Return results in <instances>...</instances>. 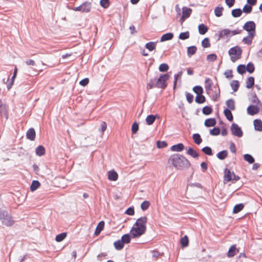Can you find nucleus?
Segmentation results:
<instances>
[{
	"label": "nucleus",
	"instance_id": "1",
	"mask_svg": "<svg viewBox=\"0 0 262 262\" xmlns=\"http://www.w3.org/2000/svg\"><path fill=\"white\" fill-rule=\"evenodd\" d=\"M147 221L146 216H142L137 220L130 231L132 237L137 238L145 233Z\"/></svg>",
	"mask_w": 262,
	"mask_h": 262
},
{
	"label": "nucleus",
	"instance_id": "2",
	"mask_svg": "<svg viewBox=\"0 0 262 262\" xmlns=\"http://www.w3.org/2000/svg\"><path fill=\"white\" fill-rule=\"evenodd\" d=\"M169 162L178 169H182L188 167L190 165L188 160L184 157L179 154H174L170 156L169 159Z\"/></svg>",
	"mask_w": 262,
	"mask_h": 262
},
{
	"label": "nucleus",
	"instance_id": "3",
	"mask_svg": "<svg viewBox=\"0 0 262 262\" xmlns=\"http://www.w3.org/2000/svg\"><path fill=\"white\" fill-rule=\"evenodd\" d=\"M241 32V31L239 30H230L227 28L222 29L218 32V39L231 37L236 34H240Z\"/></svg>",
	"mask_w": 262,
	"mask_h": 262
},
{
	"label": "nucleus",
	"instance_id": "4",
	"mask_svg": "<svg viewBox=\"0 0 262 262\" xmlns=\"http://www.w3.org/2000/svg\"><path fill=\"white\" fill-rule=\"evenodd\" d=\"M0 220L3 225L6 226H11L14 224V221L11 216L7 211L4 210L0 209Z\"/></svg>",
	"mask_w": 262,
	"mask_h": 262
},
{
	"label": "nucleus",
	"instance_id": "5",
	"mask_svg": "<svg viewBox=\"0 0 262 262\" xmlns=\"http://www.w3.org/2000/svg\"><path fill=\"white\" fill-rule=\"evenodd\" d=\"M228 53L230 56L231 60L234 62L241 58L242 50L240 47L235 46L228 51Z\"/></svg>",
	"mask_w": 262,
	"mask_h": 262
},
{
	"label": "nucleus",
	"instance_id": "6",
	"mask_svg": "<svg viewBox=\"0 0 262 262\" xmlns=\"http://www.w3.org/2000/svg\"><path fill=\"white\" fill-rule=\"evenodd\" d=\"M239 179V177L236 176L233 172H231L230 170L226 168L224 170V183H226L230 181L233 183L236 182Z\"/></svg>",
	"mask_w": 262,
	"mask_h": 262
},
{
	"label": "nucleus",
	"instance_id": "7",
	"mask_svg": "<svg viewBox=\"0 0 262 262\" xmlns=\"http://www.w3.org/2000/svg\"><path fill=\"white\" fill-rule=\"evenodd\" d=\"M169 78V75L167 74L161 75L156 81V87L158 88L165 89L167 84L166 81Z\"/></svg>",
	"mask_w": 262,
	"mask_h": 262
},
{
	"label": "nucleus",
	"instance_id": "8",
	"mask_svg": "<svg viewBox=\"0 0 262 262\" xmlns=\"http://www.w3.org/2000/svg\"><path fill=\"white\" fill-rule=\"evenodd\" d=\"M244 30L247 31L249 34L255 35L256 25L253 21H247L243 27Z\"/></svg>",
	"mask_w": 262,
	"mask_h": 262
},
{
	"label": "nucleus",
	"instance_id": "9",
	"mask_svg": "<svg viewBox=\"0 0 262 262\" xmlns=\"http://www.w3.org/2000/svg\"><path fill=\"white\" fill-rule=\"evenodd\" d=\"M231 131L233 135L241 138L243 136V132L241 128L236 123L232 124Z\"/></svg>",
	"mask_w": 262,
	"mask_h": 262
},
{
	"label": "nucleus",
	"instance_id": "10",
	"mask_svg": "<svg viewBox=\"0 0 262 262\" xmlns=\"http://www.w3.org/2000/svg\"><path fill=\"white\" fill-rule=\"evenodd\" d=\"M192 13V9L187 7L182 8V15L181 17L180 21L181 23L188 18Z\"/></svg>",
	"mask_w": 262,
	"mask_h": 262
},
{
	"label": "nucleus",
	"instance_id": "11",
	"mask_svg": "<svg viewBox=\"0 0 262 262\" xmlns=\"http://www.w3.org/2000/svg\"><path fill=\"white\" fill-rule=\"evenodd\" d=\"M239 252V250L238 249L236 248V245H233L231 246L227 253V256L228 257H232L235 255L237 253Z\"/></svg>",
	"mask_w": 262,
	"mask_h": 262
},
{
	"label": "nucleus",
	"instance_id": "12",
	"mask_svg": "<svg viewBox=\"0 0 262 262\" xmlns=\"http://www.w3.org/2000/svg\"><path fill=\"white\" fill-rule=\"evenodd\" d=\"M212 81L210 78H207L206 79L205 81V88L207 93L208 94H209L212 91Z\"/></svg>",
	"mask_w": 262,
	"mask_h": 262
},
{
	"label": "nucleus",
	"instance_id": "13",
	"mask_svg": "<svg viewBox=\"0 0 262 262\" xmlns=\"http://www.w3.org/2000/svg\"><path fill=\"white\" fill-rule=\"evenodd\" d=\"M259 110V109L257 106L251 105L247 108V113L250 115H254L258 113Z\"/></svg>",
	"mask_w": 262,
	"mask_h": 262
},
{
	"label": "nucleus",
	"instance_id": "14",
	"mask_svg": "<svg viewBox=\"0 0 262 262\" xmlns=\"http://www.w3.org/2000/svg\"><path fill=\"white\" fill-rule=\"evenodd\" d=\"M255 34H249L248 33V35L246 36V37H244L243 39H242V41L245 43V44H246V45H251L252 42V40L255 36Z\"/></svg>",
	"mask_w": 262,
	"mask_h": 262
},
{
	"label": "nucleus",
	"instance_id": "15",
	"mask_svg": "<svg viewBox=\"0 0 262 262\" xmlns=\"http://www.w3.org/2000/svg\"><path fill=\"white\" fill-rule=\"evenodd\" d=\"M27 138L31 141H33L35 138V132L34 128H31L28 129L26 133Z\"/></svg>",
	"mask_w": 262,
	"mask_h": 262
},
{
	"label": "nucleus",
	"instance_id": "16",
	"mask_svg": "<svg viewBox=\"0 0 262 262\" xmlns=\"http://www.w3.org/2000/svg\"><path fill=\"white\" fill-rule=\"evenodd\" d=\"M108 179L110 181H116L118 179V174L114 170L108 172Z\"/></svg>",
	"mask_w": 262,
	"mask_h": 262
},
{
	"label": "nucleus",
	"instance_id": "17",
	"mask_svg": "<svg viewBox=\"0 0 262 262\" xmlns=\"http://www.w3.org/2000/svg\"><path fill=\"white\" fill-rule=\"evenodd\" d=\"M254 129L259 132L262 131V122L259 119H255L253 122Z\"/></svg>",
	"mask_w": 262,
	"mask_h": 262
},
{
	"label": "nucleus",
	"instance_id": "18",
	"mask_svg": "<svg viewBox=\"0 0 262 262\" xmlns=\"http://www.w3.org/2000/svg\"><path fill=\"white\" fill-rule=\"evenodd\" d=\"M184 148V146L182 143H179L176 145H172L171 147V150L173 151H181Z\"/></svg>",
	"mask_w": 262,
	"mask_h": 262
},
{
	"label": "nucleus",
	"instance_id": "19",
	"mask_svg": "<svg viewBox=\"0 0 262 262\" xmlns=\"http://www.w3.org/2000/svg\"><path fill=\"white\" fill-rule=\"evenodd\" d=\"M104 226V222L103 221L100 222L96 227V229L95 231V234L96 235H99L101 232V231L103 230Z\"/></svg>",
	"mask_w": 262,
	"mask_h": 262
},
{
	"label": "nucleus",
	"instance_id": "20",
	"mask_svg": "<svg viewBox=\"0 0 262 262\" xmlns=\"http://www.w3.org/2000/svg\"><path fill=\"white\" fill-rule=\"evenodd\" d=\"M82 12H89L90 11L91 9V4L90 3L86 2L81 5Z\"/></svg>",
	"mask_w": 262,
	"mask_h": 262
},
{
	"label": "nucleus",
	"instance_id": "21",
	"mask_svg": "<svg viewBox=\"0 0 262 262\" xmlns=\"http://www.w3.org/2000/svg\"><path fill=\"white\" fill-rule=\"evenodd\" d=\"M198 30L200 34L204 35L208 31V28L204 24H202L199 25Z\"/></svg>",
	"mask_w": 262,
	"mask_h": 262
},
{
	"label": "nucleus",
	"instance_id": "22",
	"mask_svg": "<svg viewBox=\"0 0 262 262\" xmlns=\"http://www.w3.org/2000/svg\"><path fill=\"white\" fill-rule=\"evenodd\" d=\"M216 120L214 118H209L205 120L204 124L207 127H212L215 125Z\"/></svg>",
	"mask_w": 262,
	"mask_h": 262
},
{
	"label": "nucleus",
	"instance_id": "23",
	"mask_svg": "<svg viewBox=\"0 0 262 262\" xmlns=\"http://www.w3.org/2000/svg\"><path fill=\"white\" fill-rule=\"evenodd\" d=\"M156 42H149L145 44V48L148 50L149 51H152L156 49Z\"/></svg>",
	"mask_w": 262,
	"mask_h": 262
},
{
	"label": "nucleus",
	"instance_id": "24",
	"mask_svg": "<svg viewBox=\"0 0 262 262\" xmlns=\"http://www.w3.org/2000/svg\"><path fill=\"white\" fill-rule=\"evenodd\" d=\"M173 37L172 33H167L162 36L161 37V41H165L171 39Z\"/></svg>",
	"mask_w": 262,
	"mask_h": 262
},
{
	"label": "nucleus",
	"instance_id": "25",
	"mask_svg": "<svg viewBox=\"0 0 262 262\" xmlns=\"http://www.w3.org/2000/svg\"><path fill=\"white\" fill-rule=\"evenodd\" d=\"M242 10L239 8L233 9L231 11V15L233 17H238L242 15Z\"/></svg>",
	"mask_w": 262,
	"mask_h": 262
},
{
	"label": "nucleus",
	"instance_id": "26",
	"mask_svg": "<svg viewBox=\"0 0 262 262\" xmlns=\"http://www.w3.org/2000/svg\"><path fill=\"white\" fill-rule=\"evenodd\" d=\"M197 50V48L195 46H192L188 47L187 48V55L189 57H191L192 55H194Z\"/></svg>",
	"mask_w": 262,
	"mask_h": 262
},
{
	"label": "nucleus",
	"instance_id": "27",
	"mask_svg": "<svg viewBox=\"0 0 262 262\" xmlns=\"http://www.w3.org/2000/svg\"><path fill=\"white\" fill-rule=\"evenodd\" d=\"M156 120V116L153 115H148L145 119L146 123L147 125H151Z\"/></svg>",
	"mask_w": 262,
	"mask_h": 262
},
{
	"label": "nucleus",
	"instance_id": "28",
	"mask_svg": "<svg viewBox=\"0 0 262 262\" xmlns=\"http://www.w3.org/2000/svg\"><path fill=\"white\" fill-rule=\"evenodd\" d=\"M124 244L123 243L122 241L120 239L114 242V245L115 248V249L117 250H120L122 249V248L124 247Z\"/></svg>",
	"mask_w": 262,
	"mask_h": 262
},
{
	"label": "nucleus",
	"instance_id": "29",
	"mask_svg": "<svg viewBox=\"0 0 262 262\" xmlns=\"http://www.w3.org/2000/svg\"><path fill=\"white\" fill-rule=\"evenodd\" d=\"M36 154L38 156H41L45 153V149L43 146L40 145L38 146L35 150Z\"/></svg>",
	"mask_w": 262,
	"mask_h": 262
},
{
	"label": "nucleus",
	"instance_id": "30",
	"mask_svg": "<svg viewBox=\"0 0 262 262\" xmlns=\"http://www.w3.org/2000/svg\"><path fill=\"white\" fill-rule=\"evenodd\" d=\"M228 156V151L226 150H222L216 155V156L218 159L220 160H224Z\"/></svg>",
	"mask_w": 262,
	"mask_h": 262
},
{
	"label": "nucleus",
	"instance_id": "31",
	"mask_svg": "<svg viewBox=\"0 0 262 262\" xmlns=\"http://www.w3.org/2000/svg\"><path fill=\"white\" fill-rule=\"evenodd\" d=\"M193 140L194 142V143L197 144L199 145L201 143L202 140L200 136V135L199 134H194L192 136Z\"/></svg>",
	"mask_w": 262,
	"mask_h": 262
},
{
	"label": "nucleus",
	"instance_id": "32",
	"mask_svg": "<svg viewBox=\"0 0 262 262\" xmlns=\"http://www.w3.org/2000/svg\"><path fill=\"white\" fill-rule=\"evenodd\" d=\"M224 8L223 7L217 6L214 9V14L216 17H221L223 15Z\"/></svg>",
	"mask_w": 262,
	"mask_h": 262
},
{
	"label": "nucleus",
	"instance_id": "33",
	"mask_svg": "<svg viewBox=\"0 0 262 262\" xmlns=\"http://www.w3.org/2000/svg\"><path fill=\"white\" fill-rule=\"evenodd\" d=\"M183 72L182 71H180L177 74H174V81H173V89L176 88L177 82L179 79H181Z\"/></svg>",
	"mask_w": 262,
	"mask_h": 262
},
{
	"label": "nucleus",
	"instance_id": "34",
	"mask_svg": "<svg viewBox=\"0 0 262 262\" xmlns=\"http://www.w3.org/2000/svg\"><path fill=\"white\" fill-rule=\"evenodd\" d=\"M40 184L38 181H33L30 186V189L32 191L36 190L40 186Z\"/></svg>",
	"mask_w": 262,
	"mask_h": 262
},
{
	"label": "nucleus",
	"instance_id": "35",
	"mask_svg": "<svg viewBox=\"0 0 262 262\" xmlns=\"http://www.w3.org/2000/svg\"><path fill=\"white\" fill-rule=\"evenodd\" d=\"M231 111V110L228 108H226L224 111L225 116L226 117L227 119L230 121L233 120V116Z\"/></svg>",
	"mask_w": 262,
	"mask_h": 262
},
{
	"label": "nucleus",
	"instance_id": "36",
	"mask_svg": "<svg viewBox=\"0 0 262 262\" xmlns=\"http://www.w3.org/2000/svg\"><path fill=\"white\" fill-rule=\"evenodd\" d=\"M226 104L228 107V109H229L230 110H232V111L235 109L234 101L233 99H230L226 101Z\"/></svg>",
	"mask_w": 262,
	"mask_h": 262
},
{
	"label": "nucleus",
	"instance_id": "37",
	"mask_svg": "<svg viewBox=\"0 0 262 262\" xmlns=\"http://www.w3.org/2000/svg\"><path fill=\"white\" fill-rule=\"evenodd\" d=\"M254 84V78L253 77H250L246 81V87L248 89H251Z\"/></svg>",
	"mask_w": 262,
	"mask_h": 262
},
{
	"label": "nucleus",
	"instance_id": "38",
	"mask_svg": "<svg viewBox=\"0 0 262 262\" xmlns=\"http://www.w3.org/2000/svg\"><path fill=\"white\" fill-rule=\"evenodd\" d=\"M130 234H125L121 237V240L122 241L124 244H128L130 242Z\"/></svg>",
	"mask_w": 262,
	"mask_h": 262
},
{
	"label": "nucleus",
	"instance_id": "39",
	"mask_svg": "<svg viewBox=\"0 0 262 262\" xmlns=\"http://www.w3.org/2000/svg\"><path fill=\"white\" fill-rule=\"evenodd\" d=\"M67 236V233L63 232L62 233L59 234L56 236L55 240L57 242H60L62 241Z\"/></svg>",
	"mask_w": 262,
	"mask_h": 262
},
{
	"label": "nucleus",
	"instance_id": "40",
	"mask_svg": "<svg viewBox=\"0 0 262 262\" xmlns=\"http://www.w3.org/2000/svg\"><path fill=\"white\" fill-rule=\"evenodd\" d=\"M244 158L245 161L248 162L250 164H252L254 162V159L250 154H245L244 156Z\"/></svg>",
	"mask_w": 262,
	"mask_h": 262
},
{
	"label": "nucleus",
	"instance_id": "41",
	"mask_svg": "<svg viewBox=\"0 0 262 262\" xmlns=\"http://www.w3.org/2000/svg\"><path fill=\"white\" fill-rule=\"evenodd\" d=\"M195 100L198 103H203L205 101V97L202 94L197 95Z\"/></svg>",
	"mask_w": 262,
	"mask_h": 262
},
{
	"label": "nucleus",
	"instance_id": "42",
	"mask_svg": "<svg viewBox=\"0 0 262 262\" xmlns=\"http://www.w3.org/2000/svg\"><path fill=\"white\" fill-rule=\"evenodd\" d=\"M187 154L193 158H197L199 156V155L196 152L195 150H194L193 148L189 147L187 151Z\"/></svg>",
	"mask_w": 262,
	"mask_h": 262
},
{
	"label": "nucleus",
	"instance_id": "43",
	"mask_svg": "<svg viewBox=\"0 0 262 262\" xmlns=\"http://www.w3.org/2000/svg\"><path fill=\"white\" fill-rule=\"evenodd\" d=\"M231 86L234 92L237 91L239 88V83L237 80H233L230 83Z\"/></svg>",
	"mask_w": 262,
	"mask_h": 262
},
{
	"label": "nucleus",
	"instance_id": "44",
	"mask_svg": "<svg viewBox=\"0 0 262 262\" xmlns=\"http://www.w3.org/2000/svg\"><path fill=\"white\" fill-rule=\"evenodd\" d=\"M189 32L188 31L184 32L181 33L179 34V38L181 40H185L189 38Z\"/></svg>",
	"mask_w": 262,
	"mask_h": 262
},
{
	"label": "nucleus",
	"instance_id": "45",
	"mask_svg": "<svg viewBox=\"0 0 262 262\" xmlns=\"http://www.w3.org/2000/svg\"><path fill=\"white\" fill-rule=\"evenodd\" d=\"M244 208V205L242 204L236 205L233 210V213H237L241 211Z\"/></svg>",
	"mask_w": 262,
	"mask_h": 262
},
{
	"label": "nucleus",
	"instance_id": "46",
	"mask_svg": "<svg viewBox=\"0 0 262 262\" xmlns=\"http://www.w3.org/2000/svg\"><path fill=\"white\" fill-rule=\"evenodd\" d=\"M252 6L246 4L244 6L243 9V12L246 13V14H249L252 12Z\"/></svg>",
	"mask_w": 262,
	"mask_h": 262
},
{
	"label": "nucleus",
	"instance_id": "47",
	"mask_svg": "<svg viewBox=\"0 0 262 262\" xmlns=\"http://www.w3.org/2000/svg\"><path fill=\"white\" fill-rule=\"evenodd\" d=\"M16 74H17V68H15V69H14V71L13 72V76L11 78V82L7 85V88H8V89L9 90L11 86H12V85L13 84V83H14V79H15L16 77Z\"/></svg>",
	"mask_w": 262,
	"mask_h": 262
},
{
	"label": "nucleus",
	"instance_id": "48",
	"mask_svg": "<svg viewBox=\"0 0 262 262\" xmlns=\"http://www.w3.org/2000/svg\"><path fill=\"white\" fill-rule=\"evenodd\" d=\"M168 69L169 66L166 63H162L160 65L159 67V70L162 72H166L167 71H168Z\"/></svg>",
	"mask_w": 262,
	"mask_h": 262
},
{
	"label": "nucleus",
	"instance_id": "49",
	"mask_svg": "<svg viewBox=\"0 0 262 262\" xmlns=\"http://www.w3.org/2000/svg\"><path fill=\"white\" fill-rule=\"evenodd\" d=\"M246 71H247L250 73H253L255 70L254 64L251 62H249L248 63L247 67H246Z\"/></svg>",
	"mask_w": 262,
	"mask_h": 262
},
{
	"label": "nucleus",
	"instance_id": "50",
	"mask_svg": "<svg viewBox=\"0 0 262 262\" xmlns=\"http://www.w3.org/2000/svg\"><path fill=\"white\" fill-rule=\"evenodd\" d=\"M237 71L238 73L243 74L246 71V67L245 65L240 64L237 68Z\"/></svg>",
	"mask_w": 262,
	"mask_h": 262
},
{
	"label": "nucleus",
	"instance_id": "51",
	"mask_svg": "<svg viewBox=\"0 0 262 262\" xmlns=\"http://www.w3.org/2000/svg\"><path fill=\"white\" fill-rule=\"evenodd\" d=\"M193 92L197 95L202 94L203 92V88L201 86H195L193 88Z\"/></svg>",
	"mask_w": 262,
	"mask_h": 262
},
{
	"label": "nucleus",
	"instance_id": "52",
	"mask_svg": "<svg viewBox=\"0 0 262 262\" xmlns=\"http://www.w3.org/2000/svg\"><path fill=\"white\" fill-rule=\"evenodd\" d=\"M188 238L186 235H185L181 239V244L183 247H186L188 245Z\"/></svg>",
	"mask_w": 262,
	"mask_h": 262
},
{
	"label": "nucleus",
	"instance_id": "53",
	"mask_svg": "<svg viewBox=\"0 0 262 262\" xmlns=\"http://www.w3.org/2000/svg\"><path fill=\"white\" fill-rule=\"evenodd\" d=\"M202 112L205 115H209L212 112V108L209 106H206L203 108Z\"/></svg>",
	"mask_w": 262,
	"mask_h": 262
},
{
	"label": "nucleus",
	"instance_id": "54",
	"mask_svg": "<svg viewBox=\"0 0 262 262\" xmlns=\"http://www.w3.org/2000/svg\"><path fill=\"white\" fill-rule=\"evenodd\" d=\"M220 133V129L218 127H214L210 130V134L212 136H217Z\"/></svg>",
	"mask_w": 262,
	"mask_h": 262
},
{
	"label": "nucleus",
	"instance_id": "55",
	"mask_svg": "<svg viewBox=\"0 0 262 262\" xmlns=\"http://www.w3.org/2000/svg\"><path fill=\"white\" fill-rule=\"evenodd\" d=\"M202 151L206 154L209 156L212 155V149L208 146H206L202 149Z\"/></svg>",
	"mask_w": 262,
	"mask_h": 262
},
{
	"label": "nucleus",
	"instance_id": "56",
	"mask_svg": "<svg viewBox=\"0 0 262 262\" xmlns=\"http://www.w3.org/2000/svg\"><path fill=\"white\" fill-rule=\"evenodd\" d=\"M202 45L204 48H208L210 46L209 39L208 38H204L202 41Z\"/></svg>",
	"mask_w": 262,
	"mask_h": 262
},
{
	"label": "nucleus",
	"instance_id": "57",
	"mask_svg": "<svg viewBox=\"0 0 262 262\" xmlns=\"http://www.w3.org/2000/svg\"><path fill=\"white\" fill-rule=\"evenodd\" d=\"M150 205V203L147 201H144L141 205V208L142 210L145 211L148 209Z\"/></svg>",
	"mask_w": 262,
	"mask_h": 262
},
{
	"label": "nucleus",
	"instance_id": "58",
	"mask_svg": "<svg viewBox=\"0 0 262 262\" xmlns=\"http://www.w3.org/2000/svg\"><path fill=\"white\" fill-rule=\"evenodd\" d=\"M217 59V56L215 54H210L207 55V60L209 61H214Z\"/></svg>",
	"mask_w": 262,
	"mask_h": 262
},
{
	"label": "nucleus",
	"instance_id": "59",
	"mask_svg": "<svg viewBox=\"0 0 262 262\" xmlns=\"http://www.w3.org/2000/svg\"><path fill=\"white\" fill-rule=\"evenodd\" d=\"M139 129V125L137 122H134L132 126L133 134H136Z\"/></svg>",
	"mask_w": 262,
	"mask_h": 262
},
{
	"label": "nucleus",
	"instance_id": "60",
	"mask_svg": "<svg viewBox=\"0 0 262 262\" xmlns=\"http://www.w3.org/2000/svg\"><path fill=\"white\" fill-rule=\"evenodd\" d=\"M100 5L104 8H107L110 5L108 0H101L100 2Z\"/></svg>",
	"mask_w": 262,
	"mask_h": 262
},
{
	"label": "nucleus",
	"instance_id": "61",
	"mask_svg": "<svg viewBox=\"0 0 262 262\" xmlns=\"http://www.w3.org/2000/svg\"><path fill=\"white\" fill-rule=\"evenodd\" d=\"M225 76L228 79H231L233 77L232 72L231 70H227L224 72Z\"/></svg>",
	"mask_w": 262,
	"mask_h": 262
},
{
	"label": "nucleus",
	"instance_id": "62",
	"mask_svg": "<svg viewBox=\"0 0 262 262\" xmlns=\"http://www.w3.org/2000/svg\"><path fill=\"white\" fill-rule=\"evenodd\" d=\"M156 87L155 80L151 79L148 83L147 84V89H151L153 88Z\"/></svg>",
	"mask_w": 262,
	"mask_h": 262
},
{
	"label": "nucleus",
	"instance_id": "63",
	"mask_svg": "<svg viewBox=\"0 0 262 262\" xmlns=\"http://www.w3.org/2000/svg\"><path fill=\"white\" fill-rule=\"evenodd\" d=\"M157 146L159 148H162L167 146V143L165 141H157Z\"/></svg>",
	"mask_w": 262,
	"mask_h": 262
},
{
	"label": "nucleus",
	"instance_id": "64",
	"mask_svg": "<svg viewBox=\"0 0 262 262\" xmlns=\"http://www.w3.org/2000/svg\"><path fill=\"white\" fill-rule=\"evenodd\" d=\"M186 96L187 100L189 103H191L193 101V96L191 94L189 93H186Z\"/></svg>",
	"mask_w": 262,
	"mask_h": 262
}]
</instances>
